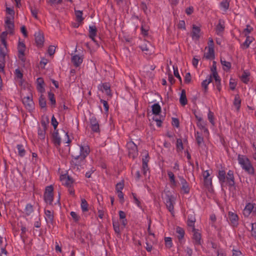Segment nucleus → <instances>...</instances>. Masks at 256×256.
Segmentation results:
<instances>
[{"mask_svg": "<svg viewBox=\"0 0 256 256\" xmlns=\"http://www.w3.org/2000/svg\"><path fill=\"white\" fill-rule=\"evenodd\" d=\"M52 141L56 146H59L61 143V140L58 133V130L54 131L52 134Z\"/></svg>", "mask_w": 256, "mask_h": 256, "instance_id": "obj_26", "label": "nucleus"}, {"mask_svg": "<svg viewBox=\"0 0 256 256\" xmlns=\"http://www.w3.org/2000/svg\"><path fill=\"white\" fill-rule=\"evenodd\" d=\"M224 28L222 25L221 24V22H220L217 25L216 28V32L218 36H219L221 37H222L223 33H224Z\"/></svg>", "mask_w": 256, "mask_h": 256, "instance_id": "obj_36", "label": "nucleus"}, {"mask_svg": "<svg viewBox=\"0 0 256 256\" xmlns=\"http://www.w3.org/2000/svg\"><path fill=\"white\" fill-rule=\"evenodd\" d=\"M194 232L192 239L193 242L196 246H200L202 244L201 234L195 228L192 230Z\"/></svg>", "mask_w": 256, "mask_h": 256, "instance_id": "obj_18", "label": "nucleus"}, {"mask_svg": "<svg viewBox=\"0 0 256 256\" xmlns=\"http://www.w3.org/2000/svg\"><path fill=\"white\" fill-rule=\"evenodd\" d=\"M80 152L78 150H74L72 152V159L71 164L76 167L78 169L85 164L86 162V157L90 152L89 146L86 144L80 145Z\"/></svg>", "mask_w": 256, "mask_h": 256, "instance_id": "obj_1", "label": "nucleus"}, {"mask_svg": "<svg viewBox=\"0 0 256 256\" xmlns=\"http://www.w3.org/2000/svg\"><path fill=\"white\" fill-rule=\"evenodd\" d=\"M39 104L42 108H45L46 106V100L42 96L39 99Z\"/></svg>", "mask_w": 256, "mask_h": 256, "instance_id": "obj_54", "label": "nucleus"}, {"mask_svg": "<svg viewBox=\"0 0 256 256\" xmlns=\"http://www.w3.org/2000/svg\"><path fill=\"white\" fill-rule=\"evenodd\" d=\"M34 212L32 206L30 204H27L25 208L26 214L27 216L30 215Z\"/></svg>", "mask_w": 256, "mask_h": 256, "instance_id": "obj_49", "label": "nucleus"}, {"mask_svg": "<svg viewBox=\"0 0 256 256\" xmlns=\"http://www.w3.org/2000/svg\"><path fill=\"white\" fill-rule=\"evenodd\" d=\"M54 188L52 185L48 186L46 188L44 197L45 202L50 205L52 204L54 200L53 194Z\"/></svg>", "mask_w": 256, "mask_h": 256, "instance_id": "obj_3", "label": "nucleus"}, {"mask_svg": "<svg viewBox=\"0 0 256 256\" xmlns=\"http://www.w3.org/2000/svg\"><path fill=\"white\" fill-rule=\"evenodd\" d=\"M252 30L253 28L251 26H247L246 28L244 29L243 33L246 36H247Z\"/></svg>", "mask_w": 256, "mask_h": 256, "instance_id": "obj_52", "label": "nucleus"}, {"mask_svg": "<svg viewBox=\"0 0 256 256\" xmlns=\"http://www.w3.org/2000/svg\"><path fill=\"white\" fill-rule=\"evenodd\" d=\"M180 102L182 106H184L188 103V100L186 96V93L184 90L181 91L180 96Z\"/></svg>", "mask_w": 256, "mask_h": 256, "instance_id": "obj_33", "label": "nucleus"}, {"mask_svg": "<svg viewBox=\"0 0 256 256\" xmlns=\"http://www.w3.org/2000/svg\"><path fill=\"white\" fill-rule=\"evenodd\" d=\"M200 28L195 24H193L192 26V32L191 36L194 40H198L200 38Z\"/></svg>", "mask_w": 256, "mask_h": 256, "instance_id": "obj_14", "label": "nucleus"}, {"mask_svg": "<svg viewBox=\"0 0 256 256\" xmlns=\"http://www.w3.org/2000/svg\"><path fill=\"white\" fill-rule=\"evenodd\" d=\"M249 74L244 72L241 76V80L244 83L247 84L249 81Z\"/></svg>", "mask_w": 256, "mask_h": 256, "instance_id": "obj_46", "label": "nucleus"}, {"mask_svg": "<svg viewBox=\"0 0 256 256\" xmlns=\"http://www.w3.org/2000/svg\"><path fill=\"white\" fill-rule=\"evenodd\" d=\"M48 96L49 100H50L52 104L55 106V104H56V101L55 100L54 94L52 92H48Z\"/></svg>", "mask_w": 256, "mask_h": 256, "instance_id": "obj_50", "label": "nucleus"}, {"mask_svg": "<svg viewBox=\"0 0 256 256\" xmlns=\"http://www.w3.org/2000/svg\"><path fill=\"white\" fill-rule=\"evenodd\" d=\"M8 33L9 32L7 30L4 32L2 33L0 36L2 44L3 46L2 47L1 46L0 48H6V50H7L6 38Z\"/></svg>", "mask_w": 256, "mask_h": 256, "instance_id": "obj_34", "label": "nucleus"}, {"mask_svg": "<svg viewBox=\"0 0 256 256\" xmlns=\"http://www.w3.org/2000/svg\"><path fill=\"white\" fill-rule=\"evenodd\" d=\"M132 196L134 200V202L140 208L141 207V204L140 201L136 198V195L134 193H132Z\"/></svg>", "mask_w": 256, "mask_h": 256, "instance_id": "obj_59", "label": "nucleus"}, {"mask_svg": "<svg viewBox=\"0 0 256 256\" xmlns=\"http://www.w3.org/2000/svg\"><path fill=\"white\" fill-rule=\"evenodd\" d=\"M238 160L242 168L248 174H254V169L248 157L244 155L238 154Z\"/></svg>", "mask_w": 256, "mask_h": 256, "instance_id": "obj_2", "label": "nucleus"}, {"mask_svg": "<svg viewBox=\"0 0 256 256\" xmlns=\"http://www.w3.org/2000/svg\"><path fill=\"white\" fill-rule=\"evenodd\" d=\"M196 118L198 120V122L196 123L197 126L201 130H203L204 132L206 133H208V130L206 128V123L203 120L202 118L200 117H198L196 116Z\"/></svg>", "mask_w": 256, "mask_h": 256, "instance_id": "obj_24", "label": "nucleus"}, {"mask_svg": "<svg viewBox=\"0 0 256 256\" xmlns=\"http://www.w3.org/2000/svg\"><path fill=\"white\" fill-rule=\"evenodd\" d=\"M178 178L182 184V190L184 194H188L190 190L188 184L183 176H178Z\"/></svg>", "mask_w": 256, "mask_h": 256, "instance_id": "obj_15", "label": "nucleus"}, {"mask_svg": "<svg viewBox=\"0 0 256 256\" xmlns=\"http://www.w3.org/2000/svg\"><path fill=\"white\" fill-rule=\"evenodd\" d=\"M226 183L228 185L230 191L235 190L234 172L232 170H229L227 174Z\"/></svg>", "mask_w": 256, "mask_h": 256, "instance_id": "obj_9", "label": "nucleus"}, {"mask_svg": "<svg viewBox=\"0 0 256 256\" xmlns=\"http://www.w3.org/2000/svg\"><path fill=\"white\" fill-rule=\"evenodd\" d=\"M204 56L206 59H212L214 58V48H208V52H206L204 54Z\"/></svg>", "mask_w": 256, "mask_h": 256, "instance_id": "obj_37", "label": "nucleus"}, {"mask_svg": "<svg viewBox=\"0 0 256 256\" xmlns=\"http://www.w3.org/2000/svg\"><path fill=\"white\" fill-rule=\"evenodd\" d=\"M100 102L102 104L105 112H108V109H109V106H108V102L106 100H100Z\"/></svg>", "mask_w": 256, "mask_h": 256, "instance_id": "obj_55", "label": "nucleus"}, {"mask_svg": "<svg viewBox=\"0 0 256 256\" xmlns=\"http://www.w3.org/2000/svg\"><path fill=\"white\" fill-rule=\"evenodd\" d=\"M126 148L130 157L134 158L138 155V150L136 145L132 141L128 142L126 144Z\"/></svg>", "mask_w": 256, "mask_h": 256, "instance_id": "obj_5", "label": "nucleus"}, {"mask_svg": "<svg viewBox=\"0 0 256 256\" xmlns=\"http://www.w3.org/2000/svg\"><path fill=\"white\" fill-rule=\"evenodd\" d=\"M46 220L47 222L52 223L54 220V212L50 210H45Z\"/></svg>", "mask_w": 256, "mask_h": 256, "instance_id": "obj_29", "label": "nucleus"}, {"mask_svg": "<svg viewBox=\"0 0 256 256\" xmlns=\"http://www.w3.org/2000/svg\"><path fill=\"white\" fill-rule=\"evenodd\" d=\"M103 88V90L105 91L106 93L108 95H110V86L108 84L104 83L101 86V89Z\"/></svg>", "mask_w": 256, "mask_h": 256, "instance_id": "obj_48", "label": "nucleus"}, {"mask_svg": "<svg viewBox=\"0 0 256 256\" xmlns=\"http://www.w3.org/2000/svg\"><path fill=\"white\" fill-rule=\"evenodd\" d=\"M176 147L180 150H183V144L181 139H178L176 140Z\"/></svg>", "mask_w": 256, "mask_h": 256, "instance_id": "obj_63", "label": "nucleus"}, {"mask_svg": "<svg viewBox=\"0 0 256 256\" xmlns=\"http://www.w3.org/2000/svg\"><path fill=\"white\" fill-rule=\"evenodd\" d=\"M184 82L189 84L191 81V76L190 72L186 73L184 77Z\"/></svg>", "mask_w": 256, "mask_h": 256, "instance_id": "obj_64", "label": "nucleus"}, {"mask_svg": "<svg viewBox=\"0 0 256 256\" xmlns=\"http://www.w3.org/2000/svg\"><path fill=\"white\" fill-rule=\"evenodd\" d=\"M83 58L78 55L75 54L72 58V62L76 67L79 66L82 62Z\"/></svg>", "mask_w": 256, "mask_h": 256, "instance_id": "obj_22", "label": "nucleus"}, {"mask_svg": "<svg viewBox=\"0 0 256 256\" xmlns=\"http://www.w3.org/2000/svg\"><path fill=\"white\" fill-rule=\"evenodd\" d=\"M88 36L94 42H96L95 36H96L97 29L95 26H90L88 29Z\"/></svg>", "mask_w": 256, "mask_h": 256, "instance_id": "obj_21", "label": "nucleus"}, {"mask_svg": "<svg viewBox=\"0 0 256 256\" xmlns=\"http://www.w3.org/2000/svg\"><path fill=\"white\" fill-rule=\"evenodd\" d=\"M152 112L154 114H158L161 112V107L158 104H154L152 106Z\"/></svg>", "mask_w": 256, "mask_h": 256, "instance_id": "obj_39", "label": "nucleus"}, {"mask_svg": "<svg viewBox=\"0 0 256 256\" xmlns=\"http://www.w3.org/2000/svg\"><path fill=\"white\" fill-rule=\"evenodd\" d=\"M253 40L254 38L252 37L247 36L244 42L241 44V48L243 50L248 48L250 44L253 42Z\"/></svg>", "mask_w": 256, "mask_h": 256, "instance_id": "obj_31", "label": "nucleus"}, {"mask_svg": "<svg viewBox=\"0 0 256 256\" xmlns=\"http://www.w3.org/2000/svg\"><path fill=\"white\" fill-rule=\"evenodd\" d=\"M5 23L6 30L8 31L10 34H13L14 26L12 19L9 17H6Z\"/></svg>", "mask_w": 256, "mask_h": 256, "instance_id": "obj_16", "label": "nucleus"}, {"mask_svg": "<svg viewBox=\"0 0 256 256\" xmlns=\"http://www.w3.org/2000/svg\"><path fill=\"white\" fill-rule=\"evenodd\" d=\"M37 83V90L38 92H42L44 91V81L42 78H38L36 80Z\"/></svg>", "mask_w": 256, "mask_h": 256, "instance_id": "obj_32", "label": "nucleus"}, {"mask_svg": "<svg viewBox=\"0 0 256 256\" xmlns=\"http://www.w3.org/2000/svg\"><path fill=\"white\" fill-rule=\"evenodd\" d=\"M51 121H52V124L53 126L54 130H57L56 128L58 125V122H57V120H56V118H55V117L54 116H52Z\"/></svg>", "mask_w": 256, "mask_h": 256, "instance_id": "obj_57", "label": "nucleus"}, {"mask_svg": "<svg viewBox=\"0 0 256 256\" xmlns=\"http://www.w3.org/2000/svg\"><path fill=\"white\" fill-rule=\"evenodd\" d=\"M210 170H204L202 172L204 184L206 187H209L212 184V178L210 176Z\"/></svg>", "mask_w": 256, "mask_h": 256, "instance_id": "obj_13", "label": "nucleus"}, {"mask_svg": "<svg viewBox=\"0 0 256 256\" xmlns=\"http://www.w3.org/2000/svg\"><path fill=\"white\" fill-rule=\"evenodd\" d=\"M167 174L169 178V180L172 186L176 187L177 186V182L176 180V177L172 172L170 170H167Z\"/></svg>", "mask_w": 256, "mask_h": 256, "instance_id": "obj_23", "label": "nucleus"}, {"mask_svg": "<svg viewBox=\"0 0 256 256\" xmlns=\"http://www.w3.org/2000/svg\"><path fill=\"white\" fill-rule=\"evenodd\" d=\"M196 139L198 144L200 146L204 143V138L198 132H196Z\"/></svg>", "mask_w": 256, "mask_h": 256, "instance_id": "obj_45", "label": "nucleus"}, {"mask_svg": "<svg viewBox=\"0 0 256 256\" xmlns=\"http://www.w3.org/2000/svg\"><path fill=\"white\" fill-rule=\"evenodd\" d=\"M218 178L221 182L222 186L224 182V170H223L222 168L221 170H218Z\"/></svg>", "mask_w": 256, "mask_h": 256, "instance_id": "obj_44", "label": "nucleus"}, {"mask_svg": "<svg viewBox=\"0 0 256 256\" xmlns=\"http://www.w3.org/2000/svg\"><path fill=\"white\" fill-rule=\"evenodd\" d=\"M166 204L167 208L172 214L174 212V198L172 196L167 195L165 198Z\"/></svg>", "mask_w": 256, "mask_h": 256, "instance_id": "obj_8", "label": "nucleus"}, {"mask_svg": "<svg viewBox=\"0 0 256 256\" xmlns=\"http://www.w3.org/2000/svg\"><path fill=\"white\" fill-rule=\"evenodd\" d=\"M228 220L229 224L232 226H236L238 224V217L235 212H229Z\"/></svg>", "mask_w": 256, "mask_h": 256, "instance_id": "obj_7", "label": "nucleus"}, {"mask_svg": "<svg viewBox=\"0 0 256 256\" xmlns=\"http://www.w3.org/2000/svg\"><path fill=\"white\" fill-rule=\"evenodd\" d=\"M252 228V235L256 236V222L252 223L250 224Z\"/></svg>", "mask_w": 256, "mask_h": 256, "instance_id": "obj_62", "label": "nucleus"}, {"mask_svg": "<svg viewBox=\"0 0 256 256\" xmlns=\"http://www.w3.org/2000/svg\"><path fill=\"white\" fill-rule=\"evenodd\" d=\"M16 148L18 151V155L20 157L24 156L26 153L24 146L22 144H18L16 146Z\"/></svg>", "mask_w": 256, "mask_h": 256, "instance_id": "obj_35", "label": "nucleus"}, {"mask_svg": "<svg viewBox=\"0 0 256 256\" xmlns=\"http://www.w3.org/2000/svg\"><path fill=\"white\" fill-rule=\"evenodd\" d=\"M80 206L83 212L88 211V204L85 199H82Z\"/></svg>", "mask_w": 256, "mask_h": 256, "instance_id": "obj_43", "label": "nucleus"}, {"mask_svg": "<svg viewBox=\"0 0 256 256\" xmlns=\"http://www.w3.org/2000/svg\"><path fill=\"white\" fill-rule=\"evenodd\" d=\"M256 212V205L253 203H248L245 206L243 214L245 216H248L253 212Z\"/></svg>", "mask_w": 256, "mask_h": 256, "instance_id": "obj_12", "label": "nucleus"}, {"mask_svg": "<svg viewBox=\"0 0 256 256\" xmlns=\"http://www.w3.org/2000/svg\"><path fill=\"white\" fill-rule=\"evenodd\" d=\"M149 161V157L148 153H146L145 156L142 158V170L143 171V174L144 176H146L147 172L148 171L149 168H148V163Z\"/></svg>", "mask_w": 256, "mask_h": 256, "instance_id": "obj_19", "label": "nucleus"}, {"mask_svg": "<svg viewBox=\"0 0 256 256\" xmlns=\"http://www.w3.org/2000/svg\"><path fill=\"white\" fill-rule=\"evenodd\" d=\"M6 48H0V72L4 73L6 64Z\"/></svg>", "mask_w": 256, "mask_h": 256, "instance_id": "obj_6", "label": "nucleus"}, {"mask_svg": "<svg viewBox=\"0 0 256 256\" xmlns=\"http://www.w3.org/2000/svg\"><path fill=\"white\" fill-rule=\"evenodd\" d=\"M212 81V75L207 77L202 83V86L204 88V92L206 93L208 92V86L210 83Z\"/></svg>", "mask_w": 256, "mask_h": 256, "instance_id": "obj_28", "label": "nucleus"}, {"mask_svg": "<svg viewBox=\"0 0 256 256\" xmlns=\"http://www.w3.org/2000/svg\"><path fill=\"white\" fill-rule=\"evenodd\" d=\"M176 232L178 234L177 236L179 240L184 238L185 232L183 228L178 226L176 228Z\"/></svg>", "mask_w": 256, "mask_h": 256, "instance_id": "obj_40", "label": "nucleus"}, {"mask_svg": "<svg viewBox=\"0 0 256 256\" xmlns=\"http://www.w3.org/2000/svg\"><path fill=\"white\" fill-rule=\"evenodd\" d=\"M234 104L236 108V110H238L241 104V99L239 95L236 94L235 96L234 101Z\"/></svg>", "mask_w": 256, "mask_h": 256, "instance_id": "obj_38", "label": "nucleus"}, {"mask_svg": "<svg viewBox=\"0 0 256 256\" xmlns=\"http://www.w3.org/2000/svg\"><path fill=\"white\" fill-rule=\"evenodd\" d=\"M15 76L16 78L22 79L23 76V74L19 69L17 68L15 70Z\"/></svg>", "mask_w": 256, "mask_h": 256, "instance_id": "obj_56", "label": "nucleus"}, {"mask_svg": "<svg viewBox=\"0 0 256 256\" xmlns=\"http://www.w3.org/2000/svg\"><path fill=\"white\" fill-rule=\"evenodd\" d=\"M90 120L92 130L94 132H98L100 131L99 124L96 118L92 116Z\"/></svg>", "mask_w": 256, "mask_h": 256, "instance_id": "obj_17", "label": "nucleus"}, {"mask_svg": "<svg viewBox=\"0 0 256 256\" xmlns=\"http://www.w3.org/2000/svg\"><path fill=\"white\" fill-rule=\"evenodd\" d=\"M41 124L42 127L38 129V136L40 139L43 140L45 138L46 124L44 122H42Z\"/></svg>", "mask_w": 256, "mask_h": 256, "instance_id": "obj_20", "label": "nucleus"}, {"mask_svg": "<svg viewBox=\"0 0 256 256\" xmlns=\"http://www.w3.org/2000/svg\"><path fill=\"white\" fill-rule=\"evenodd\" d=\"M230 88L232 90H234L235 89L236 86L237 84L236 80L234 78H230Z\"/></svg>", "mask_w": 256, "mask_h": 256, "instance_id": "obj_51", "label": "nucleus"}, {"mask_svg": "<svg viewBox=\"0 0 256 256\" xmlns=\"http://www.w3.org/2000/svg\"><path fill=\"white\" fill-rule=\"evenodd\" d=\"M55 51H56V48L54 46H50L48 50V54H50V56L53 55L54 54Z\"/></svg>", "mask_w": 256, "mask_h": 256, "instance_id": "obj_58", "label": "nucleus"}, {"mask_svg": "<svg viewBox=\"0 0 256 256\" xmlns=\"http://www.w3.org/2000/svg\"><path fill=\"white\" fill-rule=\"evenodd\" d=\"M196 222V218L194 215L190 214L188 216L187 224L190 227H191L192 230H194V223Z\"/></svg>", "mask_w": 256, "mask_h": 256, "instance_id": "obj_30", "label": "nucleus"}, {"mask_svg": "<svg viewBox=\"0 0 256 256\" xmlns=\"http://www.w3.org/2000/svg\"><path fill=\"white\" fill-rule=\"evenodd\" d=\"M124 184L123 182H119L118 183L116 186V192L122 191V190L124 188Z\"/></svg>", "mask_w": 256, "mask_h": 256, "instance_id": "obj_60", "label": "nucleus"}, {"mask_svg": "<svg viewBox=\"0 0 256 256\" xmlns=\"http://www.w3.org/2000/svg\"><path fill=\"white\" fill-rule=\"evenodd\" d=\"M64 184L67 187H70L73 183V180L69 176H65L63 178Z\"/></svg>", "mask_w": 256, "mask_h": 256, "instance_id": "obj_41", "label": "nucleus"}, {"mask_svg": "<svg viewBox=\"0 0 256 256\" xmlns=\"http://www.w3.org/2000/svg\"><path fill=\"white\" fill-rule=\"evenodd\" d=\"M35 40L37 45L41 46L43 44L44 42V37L40 32L35 34Z\"/></svg>", "mask_w": 256, "mask_h": 256, "instance_id": "obj_27", "label": "nucleus"}, {"mask_svg": "<svg viewBox=\"0 0 256 256\" xmlns=\"http://www.w3.org/2000/svg\"><path fill=\"white\" fill-rule=\"evenodd\" d=\"M141 50L146 54H150L153 52V47L150 43L145 41L140 46Z\"/></svg>", "mask_w": 256, "mask_h": 256, "instance_id": "obj_10", "label": "nucleus"}, {"mask_svg": "<svg viewBox=\"0 0 256 256\" xmlns=\"http://www.w3.org/2000/svg\"><path fill=\"white\" fill-rule=\"evenodd\" d=\"M82 14V10H75V15L76 16V20L78 22H81L84 20Z\"/></svg>", "mask_w": 256, "mask_h": 256, "instance_id": "obj_42", "label": "nucleus"}, {"mask_svg": "<svg viewBox=\"0 0 256 256\" xmlns=\"http://www.w3.org/2000/svg\"><path fill=\"white\" fill-rule=\"evenodd\" d=\"M112 225H113V228H114V232L116 233L120 234V226H119L118 223V222L113 221Z\"/></svg>", "mask_w": 256, "mask_h": 256, "instance_id": "obj_53", "label": "nucleus"}, {"mask_svg": "<svg viewBox=\"0 0 256 256\" xmlns=\"http://www.w3.org/2000/svg\"><path fill=\"white\" fill-rule=\"evenodd\" d=\"M18 58L23 62H24L26 58H24V52L26 50V46L23 42H19L18 46Z\"/></svg>", "mask_w": 256, "mask_h": 256, "instance_id": "obj_11", "label": "nucleus"}, {"mask_svg": "<svg viewBox=\"0 0 256 256\" xmlns=\"http://www.w3.org/2000/svg\"><path fill=\"white\" fill-rule=\"evenodd\" d=\"M173 68H174V76L177 78L180 81L182 82V78H181V77L180 76L179 74V73H178V68L176 67L175 68L174 66H173Z\"/></svg>", "mask_w": 256, "mask_h": 256, "instance_id": "obj_61", "label": "nucleus"}, {"mask_svg": "<svg viewBox=\"0 0 256 256\" xmlns=\"http://www.w3.org/2000/svg\"><path fill=\"white\" fill-rule=\"evenodd\" d=\"M165 245L167 248H170L172 246V238L170 237H166L164 238Z\"/></svg>", "mask_w": 256, "mask_h": 256, "instance_id": "obj_47", "label": "nucleus"}, {"mask_svg": "<svg viewBox=\"0 0 256 256\" xmlns=\"http://www.w3.org/2000/svg\"><path fill=\"white\" fill-rule=\"evenodd\" d=\"M212 78H213L214 79L215 81V84L216 86L217 90L220 92L221 90L222 87L220 84V76H218V72H215L213 74H212Z\"/></svg>", "mask_w": 256, "mask_h": 256, "instance_id": "obj_25", "label": "nucleus"}, {"mask_svg": "<svg viewBox=\"0 0 256 256\" xmlns=\"http://www.w3.org/2000/svg\"><path fill=\"white\" fill-rule=\"evenodd\" d=\"M22 103L25 108L28 110L30 111L34 109V102L31 93L23 98Z\"/></svg>", "mask_w": 256, "mask_h": 256, "instance_id": "obj_4", "label": "nucleus"}]
</instances>
